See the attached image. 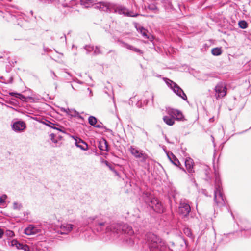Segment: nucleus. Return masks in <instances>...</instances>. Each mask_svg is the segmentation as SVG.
I'll return each instance as SVG.
<instances>
[{
    "label": "nucleus",
    "instance_id": "nucleus-1",
    "mask_svg": "<svg viewBox=\"0 0 251 251\" xmlns=\"http://www.w3.org/2000/svg\"><path fill=\"white\" fill-rule=\"evenodd\" d=\"M97 7L101 11L108 13H118L123 14L128 17H136L138 14H133L131 11H129L126 8L120 5L106 1H100L98 3Z\"/></svg>",
    "mask_w": 251,
    "mask_h": 251
},
{
    "label": "nucleus",
    "instance_id": "nucleus-2",
    "mask_svg": "<svg viewBox=\"0 0 251 251\" xmlns=\"http://www.w3.org/2000/svg\"><path fill=\"white\" fill-rule=\"evenodd\" d=\"M145 240L150 251H164L167 248L165 241L154 233H147Z\"/></svg>",
    "mask_w": 251,
    "mask_h": 251
},
{
    "label": "nucleus",
    "instance_id": "nucleus-3",
    "mask_svg": "<svg viewBox=\"0 0 251 251\" xmlns=\"http://www.w3.org/2000/svg\"><path fill=\"white\" fill-rule=\"evenodd\" d=\"M89 223L95 227V229L98 232L105 231L106 233H110L111 235L113 236L115 235L114 230L115 229L112 228V226L114 224L109 225L108 223L103 220H100L98 217H91L88 219Z\"/></svg>",
    "mask_w": 251,
    "mask_h": 251
},
{
    "label": "nucleus",
    "instance_id": "nucleus-4",
    "mask_svg": "<svg viewBox=\"0 0 251 251\" xmlns=\"http://www.w3.org/2000/svg\"><path fill=\"white\" fill-rule=\"evenodd\" d=\"M214 200L218 206L221 207L226 206L225 197L222 192L221 182L217 177L215 179Z\"/></svg>",
    "mask_w": 251,
    "mask_h": 251
},
{
    "label": "nucleus",
    "instance_id": "nucleus-5",
    "mask_svg": "<svg viewBox=\"0 0 251 251\" xmlns=\"http://www.w3.org/2000/svg\"><path fill=\"white\" fill-rule=\"evenodd\" d=\"M115 229V235L114 238H118L122 233L127 234L129 236L132 235L134 234V231L132 227L127 224L125 223H114L111 226Z\"/></svg>",
    "mask_w": 251,
    "mask_h": 251
},
{
    "label": "nucleus",
    "instance_id": "nucleus-6",
    "mask_svg": "<svg viewBox=\"0 0 251 251\" xmlns=\"http://www.w3.org/2000/svg\"><path fill=\"white\" fill-rule=\"evenodd\" d=\"M145 195V201L150 207L157 213H161L164 212V207L157 199L148 195V194Z\"/></svg>",
    "mask_w": 251,
    "mask_h": 251
},
{
    "label": "nucleus",
    "instance_id": "nucleus-7",
    "mask_svg": "<svg viewBox=\"0 0 251 251\" xmlns=\"http://www.w3.org/2000/svg\"><path fill=\"white\" fill-rule=\"evenodd\" d=\"M163 79L167 86L169 87L176 94L183 100L185 101L187 100L186 95L176 83L167 78H164Z\"/></svg>",
    "mask_w": 251,
    "mask_h": 251
},
{
    "label": "nucleus",
    "instance_id": "nucleus-8",
    "mask_svg": "<svg viewBox=\"0 0 251 251\" xmlns=\"http://www.w3.org/2000/svg\"><path fill=\"white\" fill-rule=\"evenodd\" d=\"M130 153L136 158L140 159L142 162H145L148 158V155L142 150L134 146H130L129 149Z\"/></svg>",
    "mask_w": 251,
    "mask_h": 251
},
{
    "label": "nucleus",
    "instance_id": "nucleus-9",
    "mask_svg": "<svg viewBox=\"0 0 251 251\" xmlns=\"http://www.w3.org/2000/svg\"><path fill=\"white\" fill-rule=\"evenodd\" d=\"M178 212L183 218H187L191 212L190 206L187 202L181 200L179 204Z\"/></svg>",
    "mask_w": 251,
    "mask_h": 251
},
{
    "label": "nucleus",
    "instance_id": "nucleus-10",
    "mask_svg": "<svg viewBox=\"0 0 251 251\" xmlns=\"http://www.w3.org/2000/svg\"><path fill=\"white\" fill-rule=\"evenodd\" d=\"M215 97L217 99L225 96L226 94V88L223 83H219L215 87Z\"/></svg>",
    "mask_w": 251,
    "mask_h": 251
},
{
    "label": "nucleus",
    "instance_id": "nucleus-11",
    "mask_svg": "<svg viewBox=\"0 0 251 251\" xmlns=\"http://www.w3.org/2000/svg\"><path fill=\"white\" fill-rule=\"evenodd\" d=\"M12 129L16 132L23 131L26 128V124L24 121L19 120L14 122L11 125Z\"/></svg>",
    "mask_w": 251,
    "mask_h": 251
},
{
    "label": "nucleus",
    "instance_id": "nucleus-12",
    "mask_svg": "<svg viewBox=\"0 0 251 251\" xmlns=\"http://www.w3.org/2000/svg\"><path fill=\"white\" fill-rule=\"evenodd\" d=\"M74 227V226L71 224L64 223L61 224L57 232L61 234H67L73 230Z\"/></svg>",
    "mask_w": 251,
    "mask_h": 251
},
{
    "label": "nucleus",
    "instance_id": "nucleus-13",
    "mask_svg": "<svg viewBox=\"0 0 251 251\" xmlns=\"http://www.w3.org/2000/svg\"><path fill=\"white\" fill-rule=\"evenodd\" d=\"M167 113L168 115L174 117V119L178 121H183L184 117L181 111L174 109H169L167 110Z\"/></svg>",
    "mask_w": 251,
    "mask_h": 251
},
{
    "label": "nucleus",
    "instance_id": "nucleus-14",
    "mask_svg": "<svg viewBox=\"0 0 251 251\" xmlns=\"http://www.w3.org/2000/svg\"><path fill=\"white\" fill-rule=\"evenodd\" d=\"M117 42L120 44H122V46L124 48H126L128 50H132L135 52H137L140 54H143V51L140 50L139 49H138V48H136L134 47H133V46H131L126 42H125L124 41H122V40H120V39H118Z\"/></svg>",
    "mask_w": 251,
    "mask_h": 251
},
{
    "label": "nucleus",
    "instance_id": "nucleus-15",
    "mask_svg": "<svg viewBox=\"0 0 251 251\" xmlns=\"http://www.w3.org/2000/svg\"><path fill=\"white\" fill-rule=\"evenodd\" d=\"M74 139L75 141V145L76 147L79 148L81 150L83 151H87L88 150V144L81 139L77 137H74Z\"/></svg>",
    "mask_w": 251,
    "mask_h": 251
},
{
    "label": "nucleus",
    "instance_id": "nucleus-16",
    "mask_svg": "<svg viewBox=\"0 0 251 251\" xmlns=\"http://www.w3.org/2000/svg\"><path fill=\"white\" fill-rule=\"evenodd\" d=\"M40 230L32 225H30L24 230V233L27 235H35L38 233Z\"/></svg>",
    "mask_w": 251,
    "mask_h": 251
},
{
    "label": "nucleus",
    "instance_id": "nucleus-17",
    "mask_svg": "<svg viewBox=\"0 0 251 251\" xmlns=\"http://www.w3.org/2000/svg\"><path fill=\"white\" fill-rule=\"evenodd\" d=\"M42 123H43V124L45 125L46 126H47L51 128L58 130L63 133H65V131L64 130H63V129L64 128L63 127L60 126L58 124H53L48 120H46L45 121H43V122H42Z\"/></svg>",
    "mask_w": 251,
    "mask_h": 251
},
{
    "label": "nucleus",
    "instance_id": "nucleus-18",
    "mask_svg": "<svg viewBox=\"0 0 251 251\" xmlns=\"http://www.w3.org/2000/svg\"><path fill=\"white\" fill-rule=\"evenodd\" d=\"M185 165L188 173L190 175H193V174L195 172L193 168V160L191 158L186 159L185 161Z\"/></svg>",
    "mask_w": 251,
    "mask_h": 251
},
{
    "label": "nucleus",
    "instance_id": "nucleus-19",
    "mask_svg": "<svg viewBox=\"0 0 251 251\" xmlns=\"http://www.w3.org/2000/svg\"><path fill=\"white\" fill-rule=\"evenodd\" d=\"M167 155L168 159L174 165L181 168L180 166V163L175 155H174L172 153H170V154L169 153H167Z\"/></svg>",
    "mask_w": 251,
    "mask_h": 251
},
{
    "label": "nucleus",
    "instance_id": "nucleus-20",
    "mask_svg": "<svg viewBox=\"0 0 251 251\" xmlns=\"http://www.w3.org/2000/svg\"><path fill=\"white\" fill-rule=\"evenodd\" d=\"M99 148L101 151H108L109 150L108 143L105 139H103L99 142Z\"/></svg>",
    "mask_w": 251,
    "mask_h": 251
},
{
    "label": "nucleus",
    "instance_id": "nucleus-21",
    "mask_svg": "<svg viewBox=\"0 0 251 251\" xmlns=\"http://www.w3.org/2000/svg\"><path fill=\"white\" fill-rule=\"evenodd\" d=\"M68 115H70L71 117H76L82 120H84V118L82 116H81L78 112L75 109H69L68 108Z\"/></svg>",
    "mask_w": 251,
    "mask_h": 251
},
{
    "label": "nucleus",
    "instance_id": "nucleus-22",
    "mask_svg": "<svg viewBox=\"0 0 251 251\" xmlns=\"http://www.w3.org/2000/svg\"><path fill=\"white\" fill-rule=\"evenodd\" d=\"M164 122L169 126H173L175 123V119L173 116H164L163 117Z\"/></svg>",
    "mask_w": 251,
    "mask_h": 251
},
{
    "label": "nucleus",
    "instance_id": "nucleus-23",
    "mask_svg": "<svg viewBox=\"0 0 251 251\" xmlns=\"http://www.w3.org/2000/svg\"><path fill=\"white\" fill-rule=\"evenodd\" d=\"M80 3L86 8H88L93 5L94 0H80Z\"/></svg>",
    "mask_w": 251,
    "mask_h": 251
},
{
    "label": "nucleus",
    "instance_id": "nucleus-24",
    "mask_svg": "<svg viewBox=\"0 0 251 251\" xmlns=\"http://www.w3.org/2000/svg\"><path fill=\"white\" fill-rule=\"evenodd\" d=\"M88 120L89 124L93 127H94L96 124L98 122L97 118L93 116H89Z\"/></svg>",
    "mask_w": 251,
    "mask_h": 251
},
{
    "label": "nucleus",
    "instance_id": "nucleus-25",
    "mask_svg": "<svg viewBox=\"0 0 251 251\" xmlns=\"http://www.w3.org/2000/svg\"><path fill=\"white\" fill-rule=\"evenodd\" d=\"M222 53L221 48L216 47L212 49L211 53L214 56H219Z\"/></svg>",
    "mask_w": 251,
    "mask_h": 251
},
{
    "label": "nucleus",
    "instance_id": "nucleus-26",
    "mask_svg": "<svg viewBox=\"0 0 251 251\" xmlns=\"http://www.w3.org/2000/svg\"><path fill=\"white\" fill-rule=\"evenodd\" d=\"M98 123V124H96V125L94 126V127L98 128L99 129H104L105 131L107 132H112L111 130L107 128L106 127L103 126L102 123L100 121H99Z\"/></svg>",
    "mask_w": 251,
    "mask_h": 251
},
{
    "label": "nucleus",
    "instance_id": "nucleus-27",
    "mask_svg": "<svg viewBox=\"0 0 251 251\" xmlns=\"http://www.w3.org/2000/svg\"><path fill=\"white\" fill-rule=\"evenodd\" d=\"M241 231H245L246 233V234L245 235V236L247 237L249 235L251 234V227L249 226H245L244 227H241Z\"/></svg>",
    "mask_w": 251,
    "mask_h": 251
},
{
    "label": "nucleus",
    "instance_id": "nucleus-28",
    "mask_svg": "<svg viewBox=\"0 0 251 251\" xmlns=\"http://www.w3.org/2000/svg\"><path fill=\"white\" fill-rule=\"evenodd\" d=\"M17 98H19L23 101H27L28 100H34L33 98L32 97H25L20 93H19V96H18Z\"/></svg>",
    "mask_w": 251,
    "mask_h": 251
},
{
    "label": "nucleus",
    "instance_id": "nucleus-29",
    "mask_svg": "<svg viewBox=\"0 0 251 251\" xmlns=\"http://www.w3.org/2000/svg\"><path fill=\"white\" fill-rule=\"evenodd\" d=\"M238 25L242 29H246L248 26V24L245 20H241L238 22Z\"/></svg>",
    "mask_w": 251,
    "mask_h": 251
},
{
    "label": "nucleus",
    "instance_id": "nucleus-30",
    "mask_svg": "<svg viewBox=\"0 0 251 251\" xmlns=\"http://www.w3.org/2000/svg\"><path fill=\"white\" fill-rule=\"evenodd\" d=\"M93 55H97L99 54H102V52L100 50V47L99 46L94 47V50H93Z\"/></svg>",
    "mask_w": 251,
    "mask_h": 251
},
{
    "label": "nucleus",
    "instance_id": "nucleus-31",
    "mask_svg": "<svg viewBox=\"0 0 251 251\" xmlns=\"http://www.w3.org/2000/svg\"><path fill=\"white\" fill-rule=\"evenodd\" d=\"M142 219L140 216L137 217L136 220L134 222H135L136 224L138 225L140 227L143 226V224H142Z\"/></svg>",
    "mask_w": 251,
    "mask_h": 251
},
{
    "label": "nucleus",
    "instance_id": "nucleus-32",
    "mask_svg": "<svg viewBox=\"0 0 251 251\" xmlns=\"http://www.w3.org/2000/svg\"><path fill=\"white\" fill-rule=\"evenodd\" d=\"M84 48L87 51V53H89L92 51H93L94 50V46L91 45H86L84 46Z\"/></svg>",
    "mask_w": 251,
    "mask_h": 251
},
{
    "label": "nucleus",
    "instance_id": "nucleus-33",
    "mask_svg": "<svg viewBox=\"0 0 251 251\" xmlns=\"http://www.w3.org/2000/svg\"><path fill=\"white\" fill-rule=\"evenodd\" d=\"M13 209L14 210H20L22 207V205L21 203H19L17 202H14L13 203Z\"/></svg>",
    "mask_w": 251,
    "mask_h": 251
},
{
    "label": "nucleus",
    "instance_id": "nucleus-34",
    "mask_svg": "<svg viewBox=\"0 0 251 251\" xmlns=\"http://www.w3.org/2000/svg\"><path fill=\"white\" fill-rule=\"evenodd\" d=\"M184 233L188 237H191L192 236V234L191 229L189 228H185L184 229Z\"/></svg>",
    "mask_w": 251,
    "mask_h": 251
},
{
    "label": "nucleus",
    "instance_id": "nucleus-35",
    "mask_svg": "<svg viewBox=\"0 0 251 251\" xmlns=\"http://www.w3.org/2000/svg\"><path fill=\"white\" fill-rule=\"evenodd\" d=\"M148 8L149 10H150L151 11H155L158 10L157 7L155 5H154V4L149 5L148 7Z\"/></svg>",
    "mask_w": 251,
    "mask_h": 251
},
{
    "label": "nucleus",
    "instance_id": "nucleus-36",
    "mask_svg": "<svg viewBox=\"0 0 251 251\" xmlns=\"http://www.w3.org/2000/svg\"><path fill=\"white\" fill-rule=\"evenodd\" d=\"M6 235L8 236V237H12L14 236V232L12 231V230H6Z\"/></svg>",
    "mask_w": 251,
    "mask_h": 251
},
{
    "label": "nucleus",
    "instance_id": "nucleus-37",
    "mask_svg": "<svg viewBox=\"0 0 251 251\" xmlns=\"http://www.w3.org/2000/svg\"><path fill=\"white\" fill-rule=\"evenodd\" d=\"M7 196L6 194L2 195L0 197V203H4L5 202V199L7 198Z\"/></svg>",
    "mask_w": 251,
    "mask_h": 251
},
{
    "label": "nucleus",
    "instance_id": "nucleus-38",
    "mask_svg": "<svg viewBox=\"0 0 251 251\" xmlns=\"http://www.w3.org/2000/svg\"><path fill=\"white\" fill-rule=\"evenodd\" d=\"M50 140L52 141V142L54 143H57V140L55 139L56 135L54 133H51L50 134Z\"/></svg>",
    "mask_w": 251,
    "mask_h": 251
},
{
    "label": "nucleus",
    "instance_id": "nucleus-39",
    "mask_svg": "<svg viewBox=\"0 0 251 251\" xmlns=\"http://www.w3.org/2000/svg\"><path fill=\"white\" fill-rule=\"evenodd\" d=\"M40 1L45 3V4H49L53 3L56 0H39Z\"/></svg>",
    "mask_w": 251,
    "mask_h": 251
},
{
    "label": "nucleus",
    "instance_id": "nucleus-40",
    "mask_svg": "<svg viewBox=\"0 0 251 251\" xmlns=\"http://www.w3.org/2000/svg\"><path fill=\"white\" fill-rule=\"evenodd\" d=\"M102 162L110 169V170L112 171L114 169L113 167L111 165H110L108 161L103 160Z\"/></svg>",
    "mask_w": 251,
    "mask_h": 251
},
{
    "label": "nucleus",
    "instance_id": "nucleus-41",
    "mask_svg": "<svg viewBox=\"0 0 251 251\" xmlns=\"http://www.w3.org/2000/svg\"><path fill=\"white\" fill-rule=\"evenodd\" d=\"M72 81L80 84H82L84 83L83 81L79 80L75 77H73Z\"/></svg>",
    "mask_w": 251,
    "mask_h": 251
},
{
    "label": "nucleus",
    "instance_id": "nucleus-42",
    "mask_svg": "<svg viewBox=\"0 0 251 251\" xmlns=\"http://www.w3.org/2000/svg\"><path fill=\"white\" fill-rule=\"evenodd\" d=\"M50 73H51V77L52 78V79L53 80H57V78L58 77L57 76V75H55V73L54 71L51 70L50 71Z\"/></svg>",
    "mask_w": 251,
    "mask_h": 251
},
{
    "label": "nucleus",
    "instance_id": "nucleus-43",
    "mask_svg": "<svg viewBox=\"0 0 251 251\" xmlns=\"http://www.w3.org/2000/svg\"><path fill=\"white\" fill-rule=\"evenodd\" d=\"M22 247L23 248H22V250H23L25 251H30L29 247L26 244H24L23 247Z\"/></svg>",
    "mask_w": 251,
    "mask_h": 251
},
{
    "label": "nucleus",
    "instance_id": "nucleus-44",
    "mask_svg": "<svg viewBox=\"0 0 251 251\" xmlns=\"http://www.w3.org/2000/svg\"><path fill=\"white\" fill-rule=\"evenodd\" d=\"M209 174V172L208 170H205V175L206 176V177L205 178L206 181H209L211 180V177L208 176Z\"/></svg>",
    "mask_w": 251,
    "mask_h": 251
},
{
    "label": "nucleus",
    "instance_id": "nucleus-45",
    "mask_svg": "<svg viewBox=\"0 0 251 251\" xmlns=\"http://www.w3.org/2000/svg\"><path fill=\"white\" fill-rule=\"evenodd\" d=\"M9 94L10 96H13L16 98H17L18 96H19V93H17V92H10Z\"/></svg>",
    "mask_w": 251,
    "mask_h": 251
},
{
    "label": "nucleus",
    "instance_id": "nucleus-46",
    "mask_svg": "<svg viewBox=\"0 0 251 251\" xmlns=\"http://www.w3.org/2000/svg\"><path fill=\"white\" fill-rule=\"evenodd\" d=\"M19 242L17 240H13L11 241V244L12 246H15L17 247V246H18V244H19Z\"/></svg>",
    "mask_w": 251,
    "mask_h": 251
},
{
    "label": "nucleus",
    "instance_id": "nucleus-47",
    "mask_svg": "<svg viewBox=\"0 0 251 251\" xmlns=\"http://www.w3.org/2000/svg\"><path fill=\"white\" fill-rule=\"evenodd\" d=\"M136 28L138 31H140V33H142V32L145 29L143 26H139L138 27L136 26Z\"/></svg>",
    "mask_w": 251,
    "mask_h": 251
},
{
    "label": "nucleus",
    "instance_id": "nucleus-48",
    "mask_svg": "<svg viewBox=\"0 0 251 251\" xmlns=\"http://www.w3.org/2000/svg\"><path fill=\"white\" fill-rule=\"evenodd\" d=\"M143 37H144L146 39H149V37L148 36V35L147 34L146 31L145 29L144 31L142 32V33H141Z\"/></svg>",
    "mask_w": 251,
    "mask_h": 251
},
{
    "label": "nucleus",
    "instance_id": "nucleus-49",
    "mask_svg": "<svg viewBox=\"0 0 251 251\" xmlns=\"http://www.w3.org/2000/svg\"><path fill=\"white\" fill-rule=\"evenodd\" d=\"M136 106L138 108H141L142 106V102L141 101H138L137 103H136Z\"/></svg>",
    "mask_w": 251,
    "mask_h": 251
},
{
    "label": "nucleus",
    "instance_id": "nucleus-50",
    "mask_svg": "<svg viewBox=\"0 0 251 251\" xmlns=\"http://www.w3.org/2000/svg\"><path fill=\"white\" fill-rule=\"evenodd\" d=\"M23 245H24L23 244L19 243V244H18V246H17L16 248L18 249H22V248H23L22 247H23Z\"/></svg>",
    "mask_w": 251,
    "mask_h": 251
},
{
    "label": "nucleus",
    "instance_id": "nucleus-51",
    "mask_svg": "<svg viewBox=\"0 0 251 251\" xmlns=\"http://www.w3.org/2000/svg\"><path fill=\"white\" fill-rule=\"evenodd\" d=\"M44 50L46 52H49L51 50V49H49V48L48 47H44Z\"/></svg>",
    "mask_w": 251,
    "mask_h": 251
},
{
    "label": "nucleus",
    "instance_id": "nucleus-52",
    "mask_svg": "<svg viewBox=\"0 0 251 251\" xmlns=\"http://www.w3.org/2000/svg\"><path fill=\"white\" fill-rule=\"evenodd\" d=\"M9 16H10V20L11 21H14L15 19H16V16L14 15L9 14Z\"/></svg>",
    "mask_w": 251,
    "mask_h": 251
},
{
    "label": "nucleus",
    "instance_id": "nucleus-53",
    "mask_svg": "<svg viewBox=\"0 0 251 251\" xmlns=\"http://www.w3.org/2000/svg\"><path fill=\"white\" fill-rule=\"evenodd\" d=\"M4 234L3 230L0 228V239L2 238Z\"/></svg>",
    "mask_w": 251,
    "mask_h": 251
},
{
    "label": "nucleus",
    "instance_id": "nucleus-54",
    "mask_svg": "<svg viewBox=\"0 0 251 251\" xmlns=\"http://www.w3.org/2000/svg\"><path fill=\"white\" fill-rule=\"evenodd\" d=\"M61 111L64 112L66 113L67 114L68 113V108L65 109V108H61Z\"/></svg>",
    "mask_w": 251,
    "mask_h": 251
},
{
    "label": "nucleus",
    "instance_id": "nucleus-55",
    "mask_svg": "<svg viewBox=\"0 0 251 251\" xmlns=\"http://www.w3.org/2000/svg\"><path fill=\"white\" fill-rule=\"evenodd\" d=\"M112 171L114 173L115 176H118V177H120L119 173L114 169L112 170Z\"/></svg>",
    "mask_w": 251,
    "mask_h": 251
},
{
    "label": "nucleus",
    "instance_id": "nucleus-56",
    "mask_svg": "<svg viewBox=\"0 0 251 251\" xmlns=\"http://www.w3.org/2000/svg\"><path fill=\"white\" fill-rule=\"evenodd\" d=\"M141 130L142 131V133H144L146 137H148V133L144 129L141 128Z\"/></svg>",
    "mask_w": 251,
    "mask_h": 251
},
{
    "label": "nucleus",
    "instance_id": "nucleus-57",
    "mask_svg": "<svg viewBox=\"0 0 251 251\" xmlns=\"http://www.w3.org/2000/svg\"><path fill=\"white\" fill-rule=\"evenodd\" d=\"M87 91L89 92L90 96H92V90L89 88L87 89Z\"/></svg>",
    "mask_w": 251,
    "mask_h": 251
},
{
    "label": "nucleus",
    "instance_id": "nucleus-58",
    "mask_svg": "<svg viewBox=\"0 0 251 251\" xmlns=\"http://www.w3.org/2000/svg\"><path fill=\"white\" fill-rule=\"evenodd\" d=\"M65 73H67L70 77L73 78V76L69 72L66 71Z\"/></svg>",
    "mask_w": 251,
    "mask_h": 251
},
{
    "label": "nucleus",
    "instance_id": "nucleus-59",
    "mask_svg": "<svg viewBox=\"0 0 251 251\" xmlns=\"http://www.w3.org/2000/svg\"><path fill=\"white\" fill-rule=\"evenodd\" d=\"M165 140L169 143H170V141H169V139L167 138V137L165 136Z\"/></svg>",
    "mask_w": 251,
    "mask_h": 251
},
{
    "label": "nucleus",
    "instance_id": "nucleus-60",
    "mask_svg": "<svg viewBox=\"0 0 251 251\" xmlns=\"http://www.w3.org/2000/svg\"><path fill=\"white\" fill-rule=\"evenodd\" d=\"M28 213H28V212H24V216H25V215H27L28 214Z\"/></svg>",
    "mask_w": 251,
    "mask_h": 251
},
{
    "label": "nucleus",
    "instance_id": "nucleus-61",
    "mask_svg": "<svg viewBox=\"0 0 251 251\" xmlns=\"http://www.w3.org/2000/svg\"><path fill=\"white\" fill-rule=\"evenodd\" d=\"M64 41L65 42H66V37L65 34H64Z\"/></svg>",
    "mask_w": 251,
    "mask_h": 251
},
{
    "label": "nucleus",
    "instance_id": "nucleus-62",
    "mask_svg": "<svg viewBox=\"0 0 251 251\" xmlns=\"http://www.w3.org/2000/svg\"><path fill=\"white\" fill-rule=\"evenodd\" d=\"M63 6L64 7H68V5L67 4H63Z\"/></svg>",
    "mask_w": 251,
    "mask_h": 251
},
{
    "label": "nucleus",
    "instance_id": "nucleus-63",
    "mask_svg": "<svg viewBox=\"0 0 251 251\" xmlns=\"http://www.w3.org/2000/svg\"><path fill=\"white\" fill-rule=\"evenodd\" d=\"M170 243L171 244V245H172V246H174L175 244H174V242H170Z\"/></svg>",
    "mask_w": 251,
    "mask_h": 251
},
{
    "label": "nucleus",
    "instance_id": "nucleus-64",
    "mask_svg": "<svg viewBox=\"0 0 251 251\" xmlns=\"http://www.w3.org/2000/svg\"><path fill=\"white\" fill-rule=\"evenodd\" d=\"M71 86H72V88L74 89V90H75V89L74 88V87H73V85H71Z\"/></svg>",
    "mask_w": 251,
    "mask_h": 251
}]
</instances>
